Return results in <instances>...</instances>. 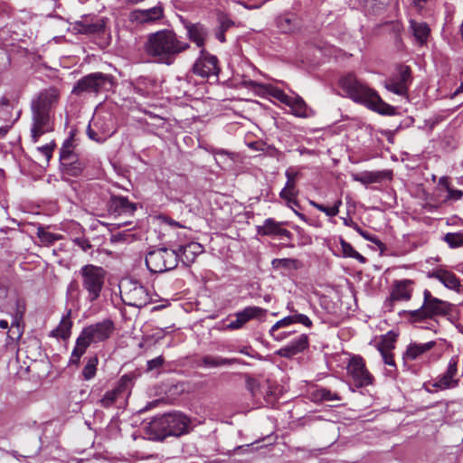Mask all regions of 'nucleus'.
I'll use <instances>...</instances> for the list:
<instances>
[{
  "instance_id": "1",
  "label": "nucleus",
  "mask_w": 463,
  "mask_h": 463,
  "mask_svg": "<svg viewBox=\"0 0 463 463\" xmlns=\"http://www.w3.org/2000/svg\"><path fill=\"white\" fill-rule=\"evenodd\" d=\"M61 101V90L54 86L42 89L32 99L31 138L37 143L44 134L52 132L55 126V111Z\"/></svg>"
},
{
  "instance_id": "2",
  "label": "nucleus",
  "mask_w": 463,
  "mask_h": 463,
  "mask_svg": "<svg viewBox=\"0 0 463 463\" xmlns=\"http://www.w3.org/2000/svg\"><path fill=\"white\" fill-rule=\"evenodd\" d=\"M190 48L173 30L163 29L147 35L144 49L156 62L172 65L176 58Z\"/></svg>"
},
{
  "instance_id": "3",
  "label": "nucleus",
  "mask_w": 463,
  "mask_h": 463,
  "mask_svg": "<svg viewBox=\"0 0 463 463\" xmlns=\"http://www.w3.org/2000/svg\"><path fill=\"white\" fill-rule=\"evenodd\" d=\"M339 85L345 96L354 102L365 106L366 108L382 115H393L395 109L384 102L378 93L366 83L357 79L353 73L343 76Z\"/></svg>"
},
{
  "instance_id": "4",
  "label": "nucleus",
  "mask_w": 463,
  "mask_h": 463,
  "mask_svg": "<svg viewBox=\"0 0 463 463\" xmlns=\"http://www.w3.org/2000/svg\"><path fill=\"white\" fill-rule=\"evenodd\" d=\"M114 331L115 326L111 319H104L85 326L76 340V345L71 352L69 363L78 365L80 357L91 344L108 340Z\"/></svg>"
},
{
  "instance_id": "5",
  "label": "nucleus",
  "mask_w": 463,
  "mask_h": 463,
  "mask_svg": "<svg viewBox=\"0 0 463 463\" xmlns=\"http://www.w3.org/2000/svg\"><path fill=\"white\" fill-rule=\"evenodd\" d=\"M190 420L183 413L171 412L154 418L148 426L154 439L163 440L169 436H181L189 431Z\"/></svg>"
},
{
  "instance_id": "6",
  "label": "nucleus",
  "mask_w": 463,
  "mask_h": 463,
  "mask_svg": "<svg viewBox=\"0 0 463 463\" xmlns=\"http://www.w3.org/2000/svg\"><path fill=\"white\" fill-rule=\"evenodd\" d=\"M83 290L87 292V300L93 303L98 300L105 286L107 271L103 267L94 264L83 265L79 270Z\"/></svg>"
},
{
  "instance_id": "7",
  "label": "nucleus",
  "mask_w": 463,
  "mask_h": 463,
  "mask_svg": "<svg viewBox=\"0 0 463 463\" xmlns=\"http://www.w3.org/2000/svg\"><path fill=\"white\" fill-rule=\"evenodd\" d=\"M113 87V78L102 72H94L80 79L72 89L76 96L83 94L98 95L109 91Z\"/></svg>"
},
{
  "instance_id": "8",
  "label": "nucleus",
  "mask_w": 463,
  "mask_h": 463,
  "mask_svg": "<svg viewBox=\"0 0 463 463\" xmlns=\"http://www.w3.org/2000/svg\"><path fill=\"white\" fill-rule=\"evenodd\" d=\"M179 261L175 250L159 248L150 250L146 256V265L150 272L161 273L174 269Z\"/></svg>"
},
{
  "instance_id": "9",
  "label": "nucleus",
  "mask_w": 463,
  "mask_h": 463,
  "mask_svg": "<svg viewBox=\"0 0 463 463\" xmlns=\"http://www.w3.org/2000/svg\"><path fill=\"white\" fill-rule=\"evenodd\" d=\"M449 310V303L433 297L428 289H425L422 306L419 309L409 311V316L411 320L417 322L434 316L446 315Z\"/></svg>"
},
{
  "instance_id": "10",
  "label": "nucleus",
  "mask_w": 463,
  "mask_h": 463,
  "mask_svg": "<svg viewBox=\"0 0 463 463\" xmlns=\"http://www.w3.org/2000/svg\"><path fill=\"white\" fill-rule=\"evenodd\" d=\"M120 296L126 305L137 308L146 306L151 301L147 289L141 283L134 280L121 283Z\"/></svg>"
},
{
  "instance_id": "11",
  "label": "nucleus",
  "mask_w": 463,
  "mask_h": 463,
  "mask_svg": "<svg viewBox=\"0 0 463 463\" xmlns=\"http://www.w3.org/2000/svg\"><path fill=\"white\" fill-rule=\"evenodd\" d=\"M136 375L134 373H127L121 376L114 389L108 391L99 400L100 406L109 408L119 400H126L134 385Z\"/></svg>"
},
{
  "instance_id": "12",
  "label": "nucleus",
  "mask_w": 463,
  "mask_h": 463,
  "mask_svg": "<svg viewBox=\"0 0 463 463\" xmlns=\"http://www.w3.org/2000/svg\"><path fill=\"white\" fill-rule=\"evenodd\" d=\"M411 83V71L409 66L400 65L397 74L390 77L384 82L385 88L397 95L405 96Z\"/></svg>"
},
{
  "instance_id": "13",
  "label": "nucleus",
  "mask_w": 463,
  "mask_h": 463,
  "mask_svg": "<svg viewBox=\"0 0 463 463\" xmlns=\"http://www.w3.org/2000/svg\"><path fill=\"white\" fill-rule=\"evenodd\" d=\"M347 373L353 378L356 387H364L373 383V377L367 370L364 359L359 355H354L350 359Z\"/></svg>"
},
{
  "instance_id": "14",
  "label": "nucleus",
  "mask_w": 463,
  "mask_h": 463,
  "mask_svg": "<svg viewBox=\"0 0 463 463\" xmlns=\"http://www.w3.org/2000/svg\"><path fill=\"white\" fill-rule=\"evenodd\" d=\"M219 71L218 59L202 49L199 58L193 66L194 73L202 78H210L217 77Z\"/></svg>"
},
{
  "instance_id": "15",
  "label": "nucleus",
  "mask_w": 463,
  "mask_h": 463,
  "mask_svg": "<svg viewBox=\"0 0 463 463\" xmlns=\"http://www.w3.org/2000/svg\"><path fill=\"white\" fill-rule=\"evenodd\" d=\"M413 284L411 279L395 280L390 297L384 301V307L388 311H392L394 302L410 300L412 296Z\"/></svg>"
},
{
  "instance_id": "16",
  "label": "nucleus",
  "mask_w": 463,
  "mask_h": 463,
  "mask_svg": "<svg viewBox=\"0 0 463 463\" xmlns=\"http://www.w3.org/2000/svg\"><path fill=\"white\" fill-rule=\"evenodd\" d=\"M458 363V357L452 356L449 361L447 370L434 380L431 383L432 387L440 391L458 387L459 383V379L456 378Z\"/></svg>"
},
{
  "instance_id": "17",
  "label": "nucleus",
  "mask_w": 463,
  "mask_h": 463,
  "mask_svg": "<svg viewBox=\"0 0 463 463\" xmlns=\"http://www.w3.org/2000/svg\"><path fill=\"white\" fill-rule=\"evenodd\" d=\"M267 310L260 307H247L240 312L234 314L235 319L231 320L226 325L229 330H236L244 326V325L251 319H260L265 317Z\"/></svg>"
},
{
  "instance_id": "18",
  "label": "nucleus",
  "mask_w": 463,
  "mask_h": 463,
  "mask_svg": "<svg viewBox=\"0 0 463 463\" xmlns=\"http://www.w3.org/2000/svg\"><path fill=\"white\" fill-rule=\"evenodd\" d=\"M298 175L299 173L295 171L293 168H288L285 172L287 183L285 187L279 193L280 198L286 200L288 203L293 204L295 206H298V203L296 200V197L298 194L296 183Z\"/></svg>"
},
{
  "instance_id": "19",
  "label": "nucleus",
  "mask_w": 463,
  "mask_h": 463,
  "mask_svg": "<svg viewBox=\"0 0 463 463\" xmlns=\"http://www.w3.org/2000/svg\"><path fill=\"white\" fill-rule=\"evenodd\" d=\"M164 16L163 6L159 4L149 9H137L131 13L132 21L139 24H152Z\"/></svg>"
},
{
  "instance_id": "20",
  "label": "nucleus",
  "mask_w": 463,
  "mask_h": 463,
  "mask_svg": "<svg viewBox=\"0 0 463 463\" xmlns=\"http://www.w3.org/2000/svg\"><path fill=\"white\" fill-rule=\"evenodd\" d=\"M136 209V204L123 196H112L108 204L109 212L115 216L131 215Z\"/></svg>"
},
{
  "instance_id": "21",
  "label": "nucleus",
  "mask_w": 463,
  "mask_h": 463,
  "mask_svg": "<svg viewBox=\"0 0 463 463\" xmlns=\"http://www.w3.org/2000/svg\"><path fill=\"white\" fill-rule=\"evenodd\" d=\"M308 347V336L305 334L300 335L289 344L280 348L277 354L281 357L291 358L292 356L303 352Z\"/></svg>"
},
{
  "instance_id": "22",
  "label": "nucleus",
  "mask_w": 463,
  "mask_h": 463,
  "mask_svg": "<svg viewBox=\"0 0 463 463\" xmlns=\"http://www.w3.org/2000/svg\"><path fill=\"white\" fill-rule=\"evenodd\" d=\"M176 251L179 254V260L184 265L189 266L194 262L198 255L203 252V247L198 242L191 241L185 245H181Z\"/></svg>"
},
{
  "instance_id": "23",
  "label": "nucleus",
  "mask_w": 463,
  "mask_h": 463,
  "mask_svg": "<svg viewBox=\"0 0 463 463\" xmlns=\"http://www.w3.org/2000/svg\"><path fill=\"white\" fill-rule=\"evenodd\" d=\"M428 277L435 279L442 283L446 288L452 290H458L460 287L459 279L457 276L445 269H436L428 273Z\"/></svg>"
},
{
  "instance_id": "24",
  "label": "nucleus",
  "mask_w": 463,
  "mask_h": 463,
  "mask_svg": "<svg viewBox=\"0 0 463 463\" xmlns=\"http://www.w3.org/2000/svg\"><path fill=\"white\" fill-rule=\"evenodd\" d=\"M278 29L283 33H291L300 28V20L296 14L285 13L276 19Z\"/></svg>"
},
{
  "instance_id": "25",
  "label": "nucleus",
  "mask_w": 463,
  "mask_h": 463,
  "mask_svg": "<svg viewBox=\"0 0 463 463\" xmlns=\"http://www.w3.org/2000/svg\"><path fill=\"white\" fill-rule=\"evenodd\" d=\"M185 29L189 40L194 42L199 48L203 49V47L208 35L206 28L199 23H187L185 24Z\"/></svg>"
},
{
  "instance_id": "26",
  "label": "nucleus",
  "mask_w": 463,
  "mask_h": 463,
  "mask_svg": "<svg viewBox=\"0 0 463 463\" xmlns=\"http://www.w3.org/2000/svg\"><path fill=\"white\" fill-rule=\"evenodd\" d=\"M258 233L261 235H278L288 240L292 238V233L280 227L279 223L273 219H266L263 225L258 227Z\"/></svg>"
},
{
  "instance_id": "27",
  "label": "nucleus",
  "mask_w": 463,
  "mask_h": 463,
  "mask_svg": "<svg viewBox=\"0 0 463 463\" xmlns=\"http://www.w3.org/2000/svg\"><path fill=\"white\" fill-rule=\"evenodd\" d=\"M435 345V341H430L423 344L411 343L408 345L404 357L409 360H415L424 353L432 349Z\"/></svg>"
},
{
  "instance_id": "28",
  "label": "nucleus",
  "mask_w": 463,
  "mask_h": 463,
  "mask_svg": "<svg viewBox=\"0 0 463 463\" xmlns=\"http://www.w3.org/2000/svg\"><path fill=\"white\" fill-rule=\"evenodd\" d=\"M239 362L237 358H223L221 356H213V355H204L203 356L199 362V366L207 367V368H214L222 365H230Z\"/></svg>"
},
{
  "instance_id": "29",
  "label": "nucleus",
  "mask_w": 463,
  "mask_h": 463,
  "mask_svg": "<svg viewBox=\"0 0 463 463\" xmlns=\"http://www.w3.org/2000/svg\"><path fill=\"white\" fill-rule=\"evenodd\" d=\"M97 128H99V120H91L87 129L89 137L97 142L105 141L115 132L113 128H102L101 133Z\"/></svg>"
},
{
  "instance_id": "30",
  "label": "nucleus",
  "mask_w": 463,
  "mask_h": 463,
  "mask_svg": "<svg viewBox=\"0 0 463 463\" xmlns=\"http://www.w3.org/2000/svg\"><path fill=\"white\" fill-rule=\"evenodd\" d=\"M410 28L414 38L419 43L423 44L426 43L430 33V29L426 23L411 20Z\"/></svg>"
},
{
  "instance_id": "31",
  "label": "nucleus",
  "mask_w": 463,
  "mask_h": 463,
  "mask_svg": "<svg viewBox=\"0 0 463 463\" xmlns=\"http://www.w3.org/2000/svg\"><path fill=\"white\" fill-rule=\"evenodd\" d=\"M292 113L298 118H308L313 116V111L309 109L304 99L299 96H294L289 106Z\"/></svg>"
},
{
  "instance_id": "32",
  "label": "nucleus",
  "mask_w": 463,
  "mask_h": 463,
  "mask_svg": "<svg viewBox=\"0 0 463 463\" xmlns=\"http://www.w3.org/2000/svg\"><path fill=\"white\" fill-rule=\"evenodd\" d=\"M310 398L314 402L341 401V397L337 393L332 392L330 390L326 388H317L312 391L310 392Z\"/></svg>"
},
{
  "instance_id": "33",
  "label": "nucleus",
  "mask_w": 463,
  "mask_h": 463,
  "mask_svg": "<svg viewBox=\"0 0 463 463\" xmlns=\"http://www.w3.org/2000/svg\"><path fill=\"white\" fill-rule=\"evenodd\" d=\"M72 322L69 316L63 317L59 326L52 331L51 335L54 337L68 339L71 333Z\"/></svg>"
},
{
  "instance_id": "34",
  "label": "nucleus",
  "mask_w": 463,
  "mask_h": 463,
  "mask_svg": "<svg viewBox=\"0 0 463 463\" xmlns=\"http://www.w3.org/2000/svg\"><path fill=\"white\" fill-rule=\"evenodd\" d=\"M394 347L392 341L383 340V343L379 344L378 350L383 357L384 364L395 367L393 354L392 349Z\"/></svg>"
},
{
  "instance_id": "35",
  "label": "nucleus",
  "mask_w": 463,
  "mask_h": 463,
  "mask_svg": "<svg viewBox=\"0 0 463 463\" xmlns=\"http://www.w3.org/2000/svg\"><path fill=\"white\" fill-rule=\"evenodd\" d=\"M271 265H272L273 269H285L288 270L298 269L300 267L299 261L296 259H291V258L274 259L271 261Z\"/></svg>"
},
{
  "instance_id": "36",
  "label": "nucleus",
  "mask_w": 463,
  "mask_h": 463,
  "mask_svg": "<svg viewBox=\"0 0 463 463\" xmlns=\"http://www.w3.org/2000/svg\"><path fill=\"white\" fill-rule=\"evenodd\" d=\"M62 165L64 167L65 173L71 176L80 175L84 168V164L80 161L77 156L67 161L66 163H62Z\"/></svg>"
},
{
  "instance_id": "37",
  "label": "nucleus",
  "mask_w": 463,
  "mask_h": 463,
  "mask_svg": "<svg viewBox=\"0 0 463 463\" xmlns=\"http://www.w3.org/2000/svg\"><path fill=\"white\" fill-rule=\"evenodd\" d=\"M79 31L81 33H101L104 32L105 24L103 21H98L96 23H80L79 24Z\"/></svg>"
},
{
  "instance_id": "38",
  "label": "nucleus",
  "mask_w": 463,
  "mask_h": 463,
  "mask_svg": "<svg viewBox=\"0 0 463 463\" xmlns=\"http://www.w3.org/2000/svg\"><path fill=\"white\" fill-rule=\"evenodd\" d=\"M341 250L344 257L353 258L357 260L361 263H364L366 259L357 252L353 246L346 242L345 240L340 239Z\"/></svg>"
},
{
  "instance_id": "39",
  "label": "nucleus",
  "mask_w": 463,
  "mask_h": 463,
  "mask_svg": "<svg viewBox=\"0 0 463 463\" xmlns=\"http://www.w3.org/2000/svg\"><path fill=\"white\" fill-rule=\"evenodd\" d=\"M99 359L97 356H91L88 358L87 364L82 370V375L84 380L90 381L96 375L97 365Z\"/></svg>"
},
{
  "instance_id": "40",
  "label": "nucleus",
  "mask_w": 463,
  "mask_h": 463,
  "mask_svg": "<svg viewBox=\"0 0 463 463\" xmlns=\"http://www.w3.org/2000/svg\"><path fill=\"white\" fill-rule=\"evenodd\" d=\"M444 241L450 248H458L463 246V232H449L445 235Z\"/></svg>"
},
{
  "instance_id": "41",
  "label": "nucleus",
  "mask_w": 463,
  "mask_h": 463,
  "mask_svg": "<svg viewBox=\"0 0 463 463\" xmlns=\"http://www.w3.org/2000/svg\"><path fill=\"white\" fill-rule=\"evenodd\" d=\"M355 181H358L364 184L375 183L379 180V175L376 173H365L361 176L355 175L354 177Z\"/></svg>"
},
{
  "instance_id": "42",
  "label": "nucleus",
  "mask_w": 463,
  "mask_h": 463,
  "mask_svg": "<svg viewBox=\"0 0 463 463\" xmlns=\"http://www.w3.org/2000/svg\"><path fill=\"white\" fill-rule=\"evenodd\" d=\"M80 285L76 280H72L67 287V295L71 299H78L80 298Z\"/></svg>"
},
{
  "instance_id": "43",
  "label": "nucleus",
  "mask_w": 463,
  "mask_h": 463,
  "mask_svg": "<svg viewBox=\"0 0 463 463\" xmlns=\"http://www.w3.org/2000/svg\"><path fill=\"white\" fill-rule=\"evenodd\" d=\"M23 313L24 311L23 310H17V313L11 324V328H12V332L14 334L15 332L14 331V328H16V335H17V338L21 337L22 334H23V331L21 329V321H22V317H23Z\"/></svg>"
},
{
  "instance_id": "44",
  "label": "nucleus",
  "mask_w": 463,
  "mask_h": 463,
  "mask_svg": "<svg viewBox=\"0 0 463 463\" xmlns=\"http://www.w3.org/2000/svg\"><path fill=\"white\" fill-rule=\"evenodd\" d=\"M38 236L43 242L46 243H53L60 239L59 235L43 230H39Z\"/></svg>"
},
{
  "instance_id": "45",
  "label": "nucleus",
  "mask_w": 463,
  "mask_h": 463,
  "mask_svg": "<svg viewBox=\"0 0 463 463\" xmlns=\"http://www.w3.org/2000/svg\"><path fill=\"white\" fill-rule=\"evenodd\" d=\"M272 95L278 100H279L280 102L286 104L288 107L290 106V104H291V102L293 100V98H294L293 96L287 95L284 91H282L280 90H274Z\"/></svg>"
},
{
  "instance_id": "46",
  "label": "nucleus",
  "mask_w": 463,
  "mask_h": 463,
  "mask_svg": "<svg viewBox=\"0 0 463 463\" xmlns=\"http://www.w3.org/2000/svg\"><path fill=\"white\" fill-rule=\"evenodd\" d=\"M272 95L278 100H279L280 102L286 104L288 107L290 106V104H291V102L293 100V98H294L293 96L287 95L284 91H282L280 90H274Z\"/></svg>"
},
{
  "instance_id": "47",
  "label": "nucleus",
  "mask_w": 463,
  "mask_h": 463,
  "mask_svg": "<svg viewBox=\"0 0 463 463\" xmlns=\"http://www.w3.org/2000/svg\"><path fill=\"white\" fill-rule=\"evenodd\" d=\"M294 324V319L292 315L288 316L279 321H277L272 326H271V332L278 331L279 329L282 327L288 326L290 325Z\"/></svg>"
},
{
  "instance_id": "48",
  "label": "nucleus",
  "mask_w": 463,
  "mask_h": 463,
  "mask_svg": "<svg viewBox=\"0 0 463 463\" xmlns=\"http://www.w3.org/2000/svg\"><path fill=\"white\" fill-rule=\"evenodd\" d=\"M446 192H447V195L442 200L443 202L458 201V200H460L462 198V196H463L462 191L458 190V189H453L451 187L447 189Z\"/></svg>"
},
{
  "instance_id": "49",
  "label": "nucleus",
  "mask_w": 463,
  "mask_h": 463,
  "mask_svg": "<svg viewBox=\"0 0 463 463\" xmlns=\"http://www.w3.org/2000/svg\"><path fill=\"white\" fill-rule=\"evenodd\" d=\"M165 363V359L162 355H159L154 359L147 361L146 363V371L150 372L155 369H158L163 366Z\"/></svg>"
},
{
  "instance_id": "50",
  "label": "nucleus",
  "mask_w": 463,
  "mask_h": 463,
  "mask_svg": "<svg viewBox=\"0 0 463 463\" xmlns=\"http://www.w3.org/2000/svg\"><path fill=\"white\" fill-rule=\"evenodd\" d=\"M292 317L294 319V324L295 323L302 324L307 327L312 326V321L309 319V317L307 316L303 315V314L295 313L292 315Z\"/></svg>"
},
{
  "instance_id": "51",
  "label": "nucleus",
  "mask_w": 463,
  "mask_h": 463,
  "mask_svg": "<svg viewBox=\"0 0 463 463\" xmlns=\"http://www.w3.org/2000/svg\"><path fill=\"white\" fill-rule=\"evenodd\" d=\"M10 63V58L6 50L0 47V71L5 70Z\"/></svg>"
},
{
  "instance_id": "52",
  "label": "nucleus",
  "mask_w": 463,
  "mask_h": 463,
  "mask_svg": "<svg viewBox=\"0 0 463 463\" xmlns=\"http://www.w3.org/2000/svg\"><path fill=\"white\" fill-rule=\"evenodd\" d=\"M54 144L52 145V144H47L45 146H39L37 148V150L43 156H45L46 160L49 161L50 158L52 157V150L54 148Z\"/></svg>"
},
{
  "instance_id": "53",
  "label": "nucleus",
  "mask_w": 463,
  "mask_h": 463,
  "mask_svg": "<svg viewBox=\"0 0 463 463\" xmlns=\"http://www.w3.org/2000/svg\"><path fill=\"white\" fill-rule=\"evenodd\" d=\"M341 204H342V201L337 200L334 206H332V207L325 206V211H323V213H325L327 216H330V217L335 216L339 213V207Z\"/></svg>"
},
{
  "instance_id": "54",
  "label": "nucleus",
  "mask_w": 463,
  "mask_h": 463,
  "mask_svg": "<svg viewBox=\"0 0 463 463\" xmlns=\"http://www.w3.org/2000/svg\"><path fill=\"white\" fill-rule=\"evenodd\" d=\"M75 155H73L68 146H63L61 150V161L62 163H66L67 161L75 158Z\"/></svg>"
},
{
  "instance_id": "55",
  "label": "nucleus",
  "mask_w": 463,
  "mask_h": 463,
  "mask_svg": "<svg viewBox=\"0 0 463 463\" xmlns=\"http://www.w3.org/2000/svg\"><path fill=\"white\" fill-rule=\"evenodd\" d=\"M74 242L76 245H78L80 248H81L82 250L87 251L91 248L90 242L83 238H76L74 240Z\"/></svg>"
},
{
  "instance_id": "56",
  "label": "nucleus",
  "mask_w": 463,
  "mask_h": 463,
  "mask_svg": "<svg viewBox=\"0 0 463 463\" xmlns=\"http://www.w3.org/2000/svg\"><path fill=\"white\" fill-rule=\"evenodd\" d=\"M269 335L274 340L282 341V340L286 339L290 335V333H287V332L278 333V331H273V333H272L271 328H270Z\"/></svg>"
},
{
  "instance_id": "57",
  "label": "nucleus",
  "mask_w": 463,
  "mask_h": 463,
  "mask_svg": "<svg viewBox=\"0 0 463 463\" xmlns=\"http://www.w3.org/2000/svg\"><path fill=\"white\" fill-rule=\"evenodd\" d=\"M92 120H99V128H97L99 133H101L102 128H112L110 118L108 119L97 118H93Z\"/></svg>"
},
{
  "instance_id": "58",
  "label": "nucleus",
  "mask_w": 463,
  "mask_h": 463,
  "mask_svg": "<svg viewBox=\"0 0 463 463\" xmlns=\"http://www.w3.org/2000/svg\"><path fill=\"white\" fill-rule=\"evenodd\" d=\"M259 387V383L254 379L247 380V388L250 391V392L255 395L256 390Z\"/></svg>"
},
{
  "instance_id": "59",
  "label": "nucleus",
  "mask_w": 463,
  "mask_h": 463,
  "mask_svg": "<svg viewBox=\"0 0 463 463\" xmlns=\"http://www.w3.org/2000/svg\"><path fill=\"white\" fill-rule=\"evenodd\" d=\"M214 155L218 156H228L232 161L234 160L235 154L231 153L225 149L220 148L214 151Z\"/></svg>"
},
{
  "instance_id": "60",
  "label": "nucleus",
  "mask_w": 463,
  "mask_h": 463,
  "mask_svg": "<svg viewBox=\"0 0 463 463\" xmlns=\"http://www.w3.org/2000/svg\"><path fill=\"white\" fill-rule=\"evenodd\" d=\"M439 186L440 187H443L445 189V191L447 189H449L450 186L449 184V180L447 177L443 176L441 178H439Z\"/></svg>"
},
{
  "instance_id": "61",
  "label": "nucleus",
  "mask_w": 463,
  "mask_h": 463,
  "mask_svg": "<svg viewBox=\"0 0 463 463\" xmlns=\"http://www.w3.org/2000/svg\"><path fill=\"white\" fill-rule=\"evenodd\" d=\"M363 238H364L365 240L369 241H372V242H375V238L371 235L369 232L364 231L363 232H361L360 234Z\"/></svg>"
},
{
  "instance_id": "62",
  "label": "nucleus",
  "mask_w": 463,
  "mask_h": 463,
  "mask_svg": "<svg viewBox=\"0 0 463 463\" xmlns=\"http://www.w3.org/2000/svg\"><path fill=\"white\" fill-rule=\"evenodd\" d=\"M309 203L320 212L325 211V206L323 204L317 203L315 201H309Z\"/></svg>"
},
{
  "instance_id": "63",
  "label": "nucleus",
  "mask_w": 463,
  "mask_h": 463,
  "mask_svg": "<svg viewBox=\"0 0 463 463\" xmlns=\"http://www.w3.org/2000/svg\"><path fill=\"white\" fill-rule=\"evenodd\" d=\"M165 220V222L169 224L170 226H176V227H182L181 224H179L177 222L172 220V219H169V218H164Z\"/></svg>"
},
{
  "instance_id": "64",
  "label": "nucleus",
  "mask_w": 463,
  "mask_h": 463,
  "mask_svg": "<svg viewBox=\"0 0 463 463\" xmlns=\"http://www.w3.org/2000/svg\"><path fill=\"white\" fill-rule=\"evenodd\" d=\"M216 37L217 39L222 42V43H224L225 42V36H224V33L223 31L220 32V33H216Z\"/></svg>"
}]
</instances>
